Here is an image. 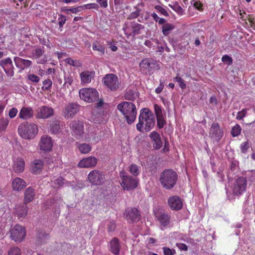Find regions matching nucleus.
Returning <instances> with one entry per match:
<instances>
[{
  "label": "nucleus",
  "mask_w": 255,
  "mask_h": 255,
  "mask_svg": "<svg viewBox=\"0 0 255 255\" xmlns=\"http://www.w3.org/2000/svg\"><path fill=\"white\" fill-rule=\"evenodd\" d=\"M176 246L181 251H187L188 247L185 244L177 243Z\"/></svg>",
  "instance_id": "obj_64"
},
{
  "label": "nucleus",
  "mask_w": 255,
  "mask_h": 255,
  "mask_svg": "<svg viewBox=\"0 0 255 255\" xmlns=\"http://www.w3.org/2000/svg\"><path fill=\"white\" fill-rule=\"evenodd\" d=\"M43 162L41 159H35L31 163V171L33 173H39L42 170Z\"/></svg>",
  "instance_id": "obj_26"
},
{
  "label": "nucleus",
  "mask_w": 255,
  "mask_h": 255,
  "mask_svg": "<svg viewBox=\"0 0 255 255\" xmlns=\"http://www.w3.org/2000/svg\"><path fill=\"white\" fill-rule=\"evenodd\" d=\"M25 163L21 158H17L14 161L13 170L16 173L22 172L24 169Z\"/></svg>",
  "instance_id": "obj_30"
},
{
  "label": "nucleus",
  "mask_w": 255,
  "mask_h": 255,
  "mask_svg": "<svg viewBox=\"0 0 255 255\" xmlns=\"http://www.w3.org/2000/svg\"><path fill=\"white\" fill-rule=\"evenodd\" d=\"M17 112L18 111L16 108H12L9 111L8 115L9 117L11 119L14 118L17 115Z\"/></svg>",
  "instance_id": "obj_58"
},
{
  "label": "nucleus",
  "mask_w": 255,
  "mask_h": 255,
  "mask_svg": "<svg viewBox=\"0 0 255 255\" xmlns=\"http://www.w3.org/2000/svg\"><path fill=\"white\" fill-rule=\"evenodd\" d=\"M8 124V121L6 119L1 118L0 121V128L4 130Z\"/></svg>",
  "instance_id": "obj_56"
},
{
  "label": "nucleus",
  "mask_w": 255,
  "mask_h": 255,
  "mask_svg": "<svg viewBox=\"0 0 255 255\" xmlns=\"http://www.w3.org/2000/svg\"><path fill=\"white\" fill-rule=\"evenodd\" d=\"M94 73L91 71H86L81 73L80 76L82 82L89 83L94 77Z\"/></svg>",
  "instance_id": "obj_32"
},
{
  "label": "nucleus",
  "mask_w": 255,
  "mask_h": 255,
  "mask_svg": "<svg viewBox=\"0 0 255 255\" xmlns=\"http://www.w3.org/2000/svg\"><path fill=\"white\" fill-rule=\"evenodd\" d=\"M83 8L85 9H95L98 10L99 6V5L95 3H91L88 4H86L83 5Z\"/></svg>",
  "instance_id": "obj_53"
},
{
  "label": "nucleus",
  "mask_w": 255,
  "mask_h": 255,
  "mask_svg": "<svg viewBox=\"0 0 255 255\" xmlns=\"http://www.w3.org/2000/svg\"><path fill=\"white\" fill-rule=\"evenodd\" d=\"M36 243L39 245H42L47 243L49 240L50 236L43 230L37 231L36 234Z\"/></svg>",
  "instance_id": "obj_25"
},
{
  "label": "nucleus",
  "mask_w": 255,
  "mask_h": 255,
  "mask_svg": "<svg viewBox=\"0 0 255 255\" xmlns=\"http://www.w3.org/2000/svg\"><path fill=\"white\" fill-rule=\"evenodd\" d=\"M121 246L119 240L117 238H113L110 242V250L116 255H119Z\"/></svg>",
  "instance_id": "obj_27"
},
{
  "label": "nucleus",
  "mask_w": 255,
  "mask_h": 255,
  "mask_svg": "<svg viewBox=\"0 0 255 255\" xmlns=\"http://www.w3.org/2000/svg\"><path fill=\"white\" fill-rule=\"evenodd\" d=\"M25 234V228L18 224L15 225L9 230L10 239L17 243H20L23 241Z\"/></svg>",
  "instance_id": "obj_8"
},
{
  "label": "nucleus",
  "mask_w": 255,
  "mask_h": 255,
  "mask_svg": "<svg viewBox=\"0 0 255 255\" xmlns=\"http://www.w3.org/2000/svg\"><path fill=\"white\" fill-rule=\"evenodd\" d=\"M173 81L174 82L178 83V85L181 89L184 90L186 88V85L185 83L184 80L179 76V74L177 73L176 74V76L174 78Z\"/></svg>",
  "instance_id": "obj_36"
},
{
  "label": "nucleus",
  "mask_w": 255,
  "mask_h": 255,
  "mask_svg": "<svg viewBox=\"0 0 255 255\" xmlns=\"http://www.w3.org/2000/svg\"><path fill=\"white\" fill-rule=\"evenodd\" d=\"M97 2L99 3L100 6L103 8H106L108 7L107 0H96Z\"/></svg>",
  "instance_id": "obj_63"
},
{
  "label": "nucleus",
  "mask_w": 255,
  "mask_h": 255,
  "mask_svg": "<svg viewBox=\"0 0 255 255\" xmlns=\"http://www.w3.org/2000/svg\"><path fill=\"white\" fill-rule=\"evenodd\" d=\"M134 92L131 90H128L125 95V99L127 100L132 101L134 99Z\"/></svg>",
  "instance_id": "obj_44"
},
{
  "label": "nucleus",
  "mask_w": 255,
  "mask_h": 255,
  "mask_svg": "<svg viewBox=\"0 0 255 255\" xmlns=\"http://www.w3.org/2000/svg\"><path fill=\"white\" fill-rule=\"evenodd\" d=\"M37 112L36 117L37 118L46 119L53 115V109L46 106L39 107Z\"/></svg>",
  "instance_id": "obj_19"
},
{
  "label": "nucleus",
  "mask_w": 255,
  "mask_h": 255,
  "mask_svg": "<svg viewBox=\"0 0 255 255\" xmlns=\"http://www.w3.org/2000/svg\"><path fill=\"white\" fill-rule=\"evenodd\" d=\"M154 108L156 118L163 117L162 111L160 106L155 104L154 106Z\"/></svg>",
  "instance_id": "obj_46"
},
{
  "label": "nucleus",
  "mask_w": 255,
  "mask_h": 255,
  "mask_svg": "<svg viewBox=\"0 0 255 255\" xmlns=\"http://www.w3.org/2000/svg\"><path fill=\"white\" fill-rule=\"evenodd\" d=\"M84 9L83 5L79 6L75 8H71L70 12L73 13H77L83 10Z\"/></svg>",
  "instance_id": "obj_62"
},
{
  "label": "nucleus",
  "mask_w": 255,
  "mask_h": 255,
  "mask_svg": "<svg viewBox=\"0 0 255 255\" xmlns=\"http://www.w3.org/2000/svg\"><path fill=\"white\" fill-rule=\"evenodd\" d=\"M124 216L128 222L136 223L141 219L140 212L136 208H128L126 210Z\"/></svg>",
  "instance_id": "obj_10"
},
{
  "label": "nucleus",
  "mask_w": 255,
  "mask_h": 255,
  "mask_svg": "<svg viewBox=\"0 0 255 255\" xmlns=\"http://www.w3.org/2000/svg\"><path fill=\"white\" fill-rule=\"evenodd\" d=\"M34 111L30 107H22L18 114L20 119L27 120L33 117Z\"/></svg>",
  "instance_id": "obj_24"
},
{
  "label": "nucleus",
  "mask_w": 255,
  "mask_h": 255,
  "mask_svg": "<svg viewBox=\"0 0 255 255\" xmlns=\"http://www.w3.org/2000/svg\"><path fill=\"white\" fill-rule=\"evenodd\" d=\"M223 135V130L218 123L212 124L209 132V136L216 142H219Z\"/></svg>",
  "instance_id": "obj_11"
},
{
  "label": "nucleus",
  "mask_w": 255,
  "mask_h": 255,
  "mask_svg": "<svg viewBox=\"0 0 255 255\" xmlns=\"http://www.w3.org/2000/svg\"><path fill=\"white\" fill-rule=\"evenodd\" d=\"M70 128L72 129L74 136L78 139H80L83 136L84 134V124L82 122L80 121H72L70 124Z\"/></svg>",
  "instance_id": "obj_14"
},
{
  "label": "nucleus",
  "mask_w": 255,
  "mask_h": 255,
  "mask_svg": "<svg viewBox=\"0 0 255 255\" xmlns=\"http://www.w3.org/2000/svg\"><path fill=\"white\" fill-rule=\"evenodd\" d=\"M241 132V128L239 125L237 124L232 128L231 133L233 136L235 137L239 135Z\"/></svg>",
  "instance_id": "obj_41"
},
{
  "label": "nucleus",
  "mask_w": 255,
  "mask_h": 255,
  "mask_svg": "<svg viewBox=\"0 0 255 255\" xmlns=\"http://www.w3.org/2000/svg\"><path fill=\"white\" fill-rule=\"evenodd\" d=\"M247 186V180L244 177H240L236 180L233 186V193L240 195L244 192Z\"/></svg>",
  "instance_id": "obj_16"
},
{
  "label": "nucleus",
  "mask_w": 255,
  "mask_h": 255,
  "mask_svg": "<svg viewBox=\"0 0 255 255\" xmlns=\"http://www.w3.org/2000/svg\"><path fill=\"white\" fill-rule=\"evenodd\" d=\"M129 171L133 176H136L139 174V167L135 164H132L130 165Z\"/></svg>",
  "instance_id": "obj_39"
},
{
  "label": "nucleus",
  "mask_w": 255,
  "mask_h": 255,
  "mask_svg": "<svg viewBox=\"0 0 255 255\" xmlns=\"http://www.w3.org/2000/svg\"><path fill=\"white\" fill-rule=\"evenodd\" d=\"M88 179L92 185L100 186L104 183L105 177L102 171L94 169L89 172L88 175Z\"/></svg>",
  "instance_id": "obj_9"
},
{
  "label": "nucleus",
  "mask_w": 255,
  "mask_h": 255,
  "mask_svg": "<svg viewBox=\"0 0 255 255\" xmlns=\"http://www.w3.org/2000/svg\"><path fill=\"white\" fill-rule=\"evenodd\" d=\"M40 149L45 151H49L51 149L52 142L51 137L47 136H42L39 143Z\"/></svg>",
  "instance_id": "obj_21"
},
{
  "label": "nucleus",
  "mask_w": 255,
  "mask_h": 255,
  "mask_svg": "<svg viewBox=\"0 0 255 255\" xmlns=\"http://www.w3.org/2000/svg\"><path fill=\"white\" fill-rule=\"evenodd\" d=\"M103 82L107 88L111 91H117L120 85L118 76L114 74H106L103 78Z\"/></svg>",
  "instance_id": "obj_6"
},
{
  "label": "nucleus",
  "mask_w": 255,
  "mask_h": 255,
  "mask_svg": "<svg viewBox=\"0 0 255 255\" xmlns=\"http://www.w3.org/2000/svg\"><path fill=\"white\" fill-rule=\"evenodd\" d=\"M79 96L82 100L88 102L97 101L99 99L98 92L92 88H84L79 91Z\"/></svg>",
  "instance_id": "obj_7"
},
{
  "label": "nucleus",
  "mask_w": 255,
  "mask_h": 255,
  "mask_svg": "<svg viewBox=\"0 0 255 255\" xmlns=\"http://www.w3.org/2000/svg\"><path fill=\"white\" fill-rule=\"evenodd\" d=\"M58 20H59V25L60 27H62L66 21L65 16L62 14H60V17L58 18Z\"/></svg>",
  "instance_id": "obj_57"
},
{
  "label": "nucleus",
  "mask_w": 255,
  "mask_h": 255,
  "mask_svg": "<svg viewBox=\"0 0 255 255\" xmlns=\"http://www.w3.org/2000/svg\"><path fill=\"white\" fill-rule=\"evenodd\" d=\"M174 28V26L169 23H166L162 26V32L164 36H168L170 32Z\"/></svg>",
  "instance_id": "obj_35"
},
{
  "label": "nucleus",
  "mask_w": 255,
  "mask_h": 255,
  "mask_svg": "<svg viewBox=\"0 0 255 255\" xmlns=\"http://www.w3.org/2000/svg\"><path fill=\"white\" fill-rule=\"evenodd\" d=\"M60 128V127L58 123H54L51 126L50 131L53 133H56L58 132Z\"/></svg>",
  "instance_id": "obj_52"
},
{
  "label": "nucleus",
  "mask_w": 255,
  "mask_h": 255,
  "mask_svg": "<svg viewBox=\"0 0 255 255\" xmlns=\"http://www.w3.org/2000/svg\"><path fill=\"white\" fill-rule=\"evenodd\" d=\"M52 82L50 79H46L43 82L42 89L45 90H49L52 86Z\"/></svg>",
  "instance_id": "obj_47"
},
{
  "label": "nucleus",
  "mask_w": 255,
  "mask_h": 255,
  "mask_svg": "<svg viewBox=\"0 0 255 255\" xmlns=\"http://www.w3.org/2000/svg\"><path fill=\"white\" fill-rule=\"evenodd\" d=\"M157 125L159 128L161 129L163 128L164 126L166 124V121L164 120L163 117L157 118Z\"/></svg>",
  "instance_id": "obj_49"
},
{
  "label": "nucleus",
  "mask_w": 255,
  "mask_h": 255,
  "mask_svg": "<svg viewBox=\"0 0 255 255\" xmlns=\"http://www.w3.org/2000/svg\"><path fill=\"white\" fill-rule=\"evenodd\" d=\"M177 179V173L172 169H167L160 173L159 181L163 188L170 190L176 185Z\"/></svg>",
  "instance_id": "obj_2"
},
{
  "label": "nucleus",
  "mask_w": 255,
  "mask_h": 255,
  "mask_svg": "<svg viewBox=\"0 0 255 255\" xmlns=\"http://www.w3.org/2000/svg\"><path fill=\"white\" fill-rule=\"evenodd\" d=\"M155 117L152 113L147 108H142L138 117V123L136 129L140 132L150 131L154 126Z\"/></svg>",
  "instance_id": "obj_1"
},
{
  "label": "nucleus",
  "mask_w": 255,
  "mask_h": 255,
  "mask_svg": "<svg viewBox=\"0 0 255 255\" xmlns=\"http://www.w3.org/2000/svg\"><path fill=\"white\" fill-rule=\"evenodd\" d=\"M222 61L228 65H231L233 64V58L228 55H225L222 57Z\"/></svg>",
  "instance_id": "obj_45"
},
{
  "label": "nucleus",
  "mask_w": 255,
  "mask_h": 255,
  "mask_svg": "<svg viewBox=\"0 0 255 255\" xmlns=\"http://www.w3.org/2000/svg\"><path fill=\"white\" fill-rule=\"evenodd\" d=\"M249 143L248 142H244L241 145V149L242 152L243 153H245L247 150L249 149Z\"/></svg>",
  "instance_id": "obj_60"
},
{
  "label": "nucleus",
  "mask_w": 255,
  "mask_h": 255,
  "mask_svg": "<svg viewBox=\"0 0 255 255\" xmlns=\"http://www.w3.org/2000/svg\"><path fill=\"white\" fill-rule=\"evenodd\" d=\"M167 202L168 206L172 210H179L183 206L181 199L176 195L170 197Z\"/></svg>",
  "instance_id": "obj_18"
},
{
  "label": "nucleus",
  "mask_w": 255,
  "mask_h": 255,
  "mask_svg": "<svg viewBox=\"0 0 255 255\" xmlns=\"http://www.w3.org/2000/svg\"><path fill=\"white\" fill-rule=\"evenodd\" d=\"M64 80L65 82L64 85L65 86L67 84L69 85H71L73 82V77L70 75V74H65L64 75Z\"/></svg>",
  "instance_id": "obj_54"
},
{
  "label": "nucleus",
  "mask_w": 255,
  "mask_h": 255,
  "mask_svg": "<svg viewBox=\"0 0 255 255\" xmlns=\"http://www.w3.org/2000/svg\"><path fill=\"white\" fill-rule=\"evenodd\" d=\"M21 250L17 247H13L8 252L7 255H20Z\"/></svg>",
  "instance_id": "obj_43"
},
{
  "label": "nucleus",
  "mask_w": 255,
  "mask_h": 255,
  "mask_svg": "<svg viewBox=\"0 0 255 255\" xmlns=\"http://www.w3.org/2000/svg\"><path fill=\"white\" fill-rule=\"evenodd\" d=\"M92 48L94 50L100 51L102 55L105 53V47L97 42L93 43Z\"/></svg>",
  "instance_id": "obj_38"
},
{
  "label": "nucleus",
  "mask_w": 255,
  "mask_h": 255,
  "mask_svg": "<svg viewBox=\"0 0 255 255\" xmlns=\"http://www.w3.org/2000/svg\"><path fill=\"white\" fill-rule=\"evenodd\" d=\"M116 228V225L114 221H111L108 224V231L110 232L114 231Z\"/></svg>",
  "instance_id": "obj_61"
},
{
  "label": "nucleus",
  "mask_w": 255,
  "mask_h": 255,
  "mask_svg": "<svg viewBox=\"0 0 255 255\" xmlns=\"http://www.w3.org/2000/svg\"><path fill=\"white\" fill-rule=\"evenodd\" d=\"M35 195V192L34 190L31 187L27 188L24 192V197L23 202L27 204L31 202Z\"/></svg>",
  "instance_id": "obj_28"
},
{
  "label": "nucleus",
  "mask_w": 255,
  "mask_h": 255,
  "mask_svg": "<svg viewBox=\"0 0 255 255\" xmlns=\"http://www.w3.org/2000/svg\"><path fill=\"white\" fill-rule=\"evenodd\" d=\"M175 11L180 15L183 14L184 10L180 5L178 3H174L173 5H169Z\"/></svg>",
  "instance_id": "obj_42"
},
{
  "label": "nucleus",
  "mask_w": 255,
  "mask_h": 255,
  "mask_svg": "<svg viewBox=\"0 0 255 255\" xmlns=\"http://www.w3.org/2000/svg\"><path fill=\"white\" fill-rule=\"evenodd\" d=\"M14 62L15 66L22 70L25 68L30 67L32 64V62L27 59H24L18 57H14Z\"/></svg>",
  "instance_id": "obj_23"
},
{
  "label": "nucleus",
  "mask_w": 255,
  "mask_h": 255,
  "mask_svg": "<svg viewBox=\"0 0 255 255\" xmlns=\"http://www.w3.org/2000/svg\"><path fill=\"white\" fill-rule=\"evenodd\" d=\"M149 137L151 141L153 142V146L155 149H159L162 146V142L161 141L160 134L156 132L152 131L150 133Z\"/></svg>",
  "instance_id": "obj_22"
},
{
  "label": "nucleus",
  "mask_w": 255,
  "mask_h": 255,
  "mask_svg": "<svg viewBox=\"0 0 255 255\" xmlns=\"http://www.w3.org/2000/svg\"><path fill=\"white\" fill-rule=\"evenodd\" d=\"M0 66L3 68L7 76L11 77L14 75V67L10 58L7 57L0 60Z\"/></svg>",
  "instance_id": "obj_12"
},
{
  "label": "nucleus",
  "mask_w": 255,
  "mask_h": 255,
  "mask_svg": "<svg viewBox=\"0 0 255 255\" xmlns=\"http://www.w3.org/2000/svg\"><path fill=\"white\" fill-rule=\"evenodd\" d=\"M28 79L34 83H38L40 80V78L38 76L33 74L28 75Z\"/></svg>",
  "instance_id": "obj_55"
},
{
  "label": "nucleus",
  "mask_w": 255,
  "mask_h": 255,
  "mask_svg": "<svg viewBox=\"0 0 255 255\" xmlns=\"http://www.w3.org/2000/svg\"><path fill=\"white\" fill-rule=\"evenodd\" d=\"M162 250L164 255H174L176 254V251L174 249H171L168 247H163Z\"/></svg>",
  "instance_id": "obj_48"
},
{
  "label": "nucleus",
  "mask_w": 255,
  "mask_h": 255,
  "mask_svg": "<svg viewBox=\"0 0 255 255\" xmlns=\"http://www.w3.org/2000/svg\"><path fill=\"white\" fill-rule=\"evenodd\" d=\"M65 61L69 65L74 67H80L82 65V63L79 61L74 60L71 58H67Z\"/></svg>",
  "instance_id": "obj_40"
},
{
  "label": "nucleus",
  "mask_w": 255,
  "mask_h": 255,
  "mask_svg": "<svg viewBox=\"0 0 255 255\" xmlns=\"http://www.w3.org/2000/svg\"><path fill=\"white\" fill-rule=\"evenodd\" d=\"M97 163V159L93 156L81 159L78 164V166L80 168H93Z\"/></svg>",
  "instance_id": "obj_17"
},
{
  "label": "nucleus",
  "mask_w": 255,
  "mask_h": 255,
  "mask_svg": "<svg viewBox=\"0 0 255 255\" xmlns=\"http://www.w3.org/2000/svg\"><path fill=\"white\" fill-rule=\"evenodd\" d=\"M80 106L75 103H70L63 110L64 116L69 119L74 116L79 111Z\"/></svg>",
  "instance_id": "obj_13"
},
{
  "label": "nucleus",
  "mask_w": 255,
  "mask_h": 255,
  "mask_svg": "<svg viewBox=\"0 0 255 255\" xmlns=\"http://www.w3.org/2000/svg\"><path fill=\"white\" fill-rule=\"evenodd\" d=\"M246 113L247 111L246 109H243L241 111L239 112L236 118L237 119L239 120H242L246 116Z\"/></svg>",
  "instance_id": "obj_59"
},
{
  "label": "nucleus",
  "mask_w": 255,
  "mask_h": 255,
  "mask_svg": "<svg viewBox=\"0 0 255 255\" xmlns=\"http://www.w3.org/2000/svg\"><path fill=\"white\" fill-rule=\"evenodd\" d=\"M27 212L28 207L27 204L24 203V202L22 205L18 206L16 208V213L19 218H25L27 215Z\"/></svg>",
  "instance_id": "obj_31"
},
{
  "label": "nucleus",
  "mask_w": 255,
  "mask_h": 255,
  "mask_svg": "<svg viewBox=\"0 0 255 255\" xmlns=\"http://www.w3.org/2000/svg\"><path fill=\"white\" fill-rule=\"evenodd\" d=\"M51 182L52 183V186L54 188H58L65 184V180L61 176H58L57 178L54 177L52 179Z\"/></svg>",
  "instance_id": "obj_33"
},
{
  "label": "nucleus",
  "mask_w": 255,
  "mask_h": 255,
  "mask_svg": "<svg viewBox=\"0 0 255 255\" xmlns=\"http://www.w3.org/2000/svg\"><path fill=\"white\" fill-rule=\"evenodd\" d=\"M12 187L15 191H19L26 187V182L21 178H16L12 183Z\"/></svg>",
  "instance_id": "obj_29"
},
{
  "label": "nucleus",
  "mask_w": 255,
  "mask_h": 255,
  "mask_svg": "<svg viewBox=\"0 0 255 255\" xmlns=\"http://www.w3.org/2000/svg\"><path fill=\"white\" fill-rule=\"evenodd\" d=\"M154 8L157 12H160L161 14L165 16H168L169 15L167 11L161 6L157 5L155 6Z\"/></svg>",
  "instance_id": "obj_50"
},
{
  "label": "nucleus",
  "mask_w": 255,
  "mask_h": 255,
  "mask_svg": "<svg viewBox=\"0 0 255 255\" xmlns=\"http://www.w3.org/2000/svg\"><path fill=\"white\" fill-rule=\"evenodd\" d=\"M117 109L124 115L128 125L132 124L136 117V108L134 104L131 102H123L119 104Z\"/></svg>",
  "instance_id": "obj_3"
},
{
  "label": "nucleus",
  "mask_w": 255,
  "mask_h": 255,
  "mask_svg": "<svg viewBox=\"0 0 255 255\" xmlns=\"http://www.w3.org/2000/svg\"><path fill=\"white\" fill-rule=\"evenodd\" d=\"M155 216L161 226L165 227L169 225L170 217L168 214L161 211H157L155 213Z\"/></svg>",
  "instance_id": "obj_20"
},
{
  "label": "nucleus",
  "mask_w": 255,
  "mask_h": 255,
  "mask_svg": "<svg viewBox=\"0 0 255 255\" xmlns=\"http://www.w3.org/2000/svg\"><path fill=\"white\" fill-rule=\"evenodd\" d=\"M79 149L82 153L86 154L91 151V147L88 144L82 143L79 145Z\"/></svg>",
  "instance_id": "obj_37"
},
{
  "label": "nucleus",
  "mask_w": 255,
  "mask_h": 255,
  "mask_svg": "<svg viewBox=\"0 0 255 255\" xmlns=\"http://www.w3.org/2000/svg\"><path fill=\"white\" fill-rule=\"evenodd\" d=\"M139 67L148 72L152 71L155 68L159 69V65L155 60L151 58H145L141 60L139 64Z\"/></svg>",
  "instance_id": "obj_15"
},
{
  "label": "nucleus",
  "mask_w": 255,
  "mask_h": 255,
  "mask_svg": "<svg viewBox=\"0 0 255 255\" xmlns=\"http://www.w3.org/2000/svg\"><path fill=\"white\" fill-rule=\"evenodd\" d=\"M120 175L122 179L121 185L124 190H132L136 188L138 181L136 177L128 175L123 170L120 172Z\"/></svg>",
  "instance_id": "obj_5"
},
{
  "label": "nucleus",
  "mask_w": 255,
  "mask_h": 255,
  "mask_svg": "<svg viewBox=\"0 0 255 255\" xmlns=\"http://www.w3.org/2000/svg\"><path fill=\"white\" fill-rule=\"evenodd\" d=\"M131 27L133 35L139 34L140 30L144 27L143 25L134 22H132Z\"/></svg>",
  "instance_id": "obj_34"
},
{
  "label": "nucleus",
  "mask_w": 255,
  "mask_h": 255,
  "mask_svg": "<svg viewBox=\"0 0 255 255\" xmlns=\"http://www.w3.org/2000/svg\"><path fill=\"white\" fill-rule=\"evenodd\" d=\"M19 135L25 139H31L37 133V126L34 124L24 122L21 124L18 128Z\"/></svg>",
  "instance_id": "obj_4"
},
{
  "label": "nucleus",
  "mask_w": 255,
  "mask_h": 255,
  "mask_svg": "<svg viewBox=\"0 0 255 255\" xmlns=\"http://www.w3.org/2000/svg\"><path fill=\"white\" fill-rule=\"evenodd\" d=\"M44 53V50L42 48H36L34 53V56L36 59H39Z\"/></svg>",
  "instance_id": "obj_51"
}]
</instances>
